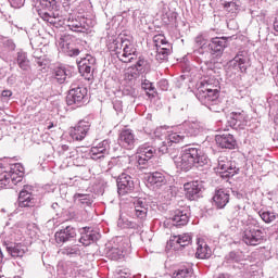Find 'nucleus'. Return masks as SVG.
<instances>
[{
    "mask_svg": "<svg viewBox=\"0 0 278 278\" xmlns=\"http://www.w3.org/2000/svg\"><path fill=\"white\" fill-rule=\"evenodd\" d=\"M89 155L91 160H101L105 157V155H110V140L105 139L96 147H92Z\"/></svg>",
    "mask_w": 278,
    "mask_h": 278,
    "instance_id": "obj_15",
    "label": "nucleus"
},
{
    "mask_svg": "<svg viewBox=\"0 0 278 278\" xmlns=\"http://www.w3.org/2000/svg\"><path fill=\"white\" fill-rule=\"evenodd\" d=\"M217 168L220 170L222 177H233L238 175V170H240L236 167V163L227 160V156L218 157Z\"/></svg>",
    "mask_w": 278,
    "mask_h": 278,
    "instance_id": "obj_11",
    "label": "nucleus"
},
{
    "mask_svg": "<svg viewBox=\"0 0 278 278\" xmlns=\"http://www.w3.org/2000/svg\"><path fill=\"white\" fill-rule=\"evenodd\" d=\"M114 45V51L121 62L129 64V62L136 60V47L134 46V41L125 38L121 39V42L117 41Z\"/></svg>",
    "mask_w": 278,
    "mask_h": 278,
    "instance_id": "obj_5",
    "label": "nucleus"
},
{
    "mask_svg": "<svg viewBox=\"0 0 278 278\" xmlns=\"http://www.w3.org/2000/svg\"><path fill=\"white\" fill-rule=\"evenodd\" d=\"M212 255V249L203 239H198V248L195 252V257L199 260H207Z\"/></svg>",
    "mask_w": 278,
    "mask_h": 278,
    "instance_id": "obj_26",
    "label": "nucleus"
},
{
    "mask_svg": "<svg viewBox=\"0 0 278 278\" xmlns=\"http://www.w3.org/2000/svg\"><path fill=\"white\" fill-rule=\"evenodd\" d=\"M94 64H97V59L94 56L87 54L78 62V71L81 75H90L94 71Z\"/></svg>",
    "mask_w": 278,
    "mask_h": 278,
    "instance_id": "obj_20",
    "label": "nucleus"
},
{
    "mask_svg": "<svg viewBox=\"0 0 278 278\" xmlns=\"http://www.w3.org/2000/svg\"><path fill=\"white\" fill-rule=\"evenodd\" d=\"M106 257L109 260H123L125 257V250H122L121 248H112L106 252Z\"/></svg>",
    "mask_w": 278,
    "mask_h": 278,
    "instance_id": "obj_34",
    "label": "nucleus"
},
{
    "mask_svg": "<svg viewBox=\"0 0 278 278\" xmlns=\"http://www.w3.org/2000/svg\"><path fill=\"white\" fill-rule=\"evenodd\" d=\"M260 217L262 218L263 222H265L267 225L270 223H274V220L277 219V215L275 214V212H270V211H260L258 212Z\"/></svg>",
    "mask_w": 278,
    "mask_h": 278,
    "instance_id": "obj_35",
    "label": "nucleus"
},
{
    "mask_svg": "<svg viewBox=\"0 0 278 278\" xmlns=\"http://www.w3.org/2000/svg\"><path fill=\"white\" fill-rule=\"evenodd\" d=\"M52 207H55V204H52Z\"/></svg>",
    "mask_w": 278,
    "mask_h": 278,
    "instance_id": "obj_62",
    "label": "nucleus"
},
{
    "mask_svg": "<svg viewBox=\"0 0 278 278\" xmlns=\"http://www.w3.org/2000/svg\"><path fill=\"white\" fill-rule=\"evenodd\" d=\"M247 216V211L244 210V206L235 205L232 210V218H237V220H242Z\"/></svg>",
    "mask_w": 278,
    "mask_h": 278,
    "instance_id": "obj_38",
    "label": "nucleus"
},
{
    "mask_svg": "<svg viewBox=\"0 0 278 278\" xmlns=\"http://www.w3.org/2000/svg\"><path fill=\"white\" fill-rule=\"evenodd\" d=\"M185 188V197L189 201H197L201 197V185L199 181H191V182H186L184 185Z\"/></svg>",
    "mask_w": 278,
    "mask_h": 278,
    "instance_id": "obj_19",
    "label": "nucleus"
},
{
    "mask_svg": "<svg viewBox=\"0 0 278 278\" xmlns=\"http://www.w3.org/2000/svg\"><path fill=\"white\" fill-rule=\"evenodd\" d=\"M274 29L278 33V18H276L274 22Z\"/></svg>",
    "mask_w": 278,
    "mask_h": 278,
    "instance_id": "obj_56",
    "label": "nucleus"
},
{
    "mask_svg": "<svg viewBox=\"0 0 278 278\" xmlns=\"http://www.w3.org/2000/svg\"><path fill=\"white\" fill-rule=\"evenodd\" d=\"M5 186H10V174L3 165H0V188H5Z\"/></svg>",
    "mask_w": 278,
    "mask_h": 278,
    "instance_id": "obj_36",
    "label": "nucleus"
},
{
    "mask_svg": "<svg viewBox=\"0 0 278 278\" xmlns=\"http://www.w3.org/2000/svg\"><path fill=\"white\" fill-rule=\"evenodd\" d=\"M10 4L15 9L23 8L25 5V0H10Z\"/></svg>",
    "mask_w": 278,
    "mask_h": 278,
    "instance_id": "obj_49",
    "label": "nucleus"
},
{
    "mask_svg": "<svg viewBox=\"0 0 278 278\" xmlns=\"http://www.w3.org/2000/svg\"><path fill=\"white\" fill-rule=\"evenodd\" d=\"M249 66H251L249 56L247 55V52L242 51L228 62V68H230V71H237V73H247Z\"/></svg>",
    "mask_w": 278,
    "mask_h": 278,
    "instance_id": "obj_8",
    "label": "nucleus"
},
{
    "mask_svg": "<svg viewBox=\"0 0 278 278\" xmlns=\"http://www.w3.org/2000/svg\"><path fill=\"white\" fill-rule=\"evenodd\" d=\"M148 182L152 186H162L166 184V177L160 172H154L148 176Z\"/></svg>",
    "mask_w": 278,
    "mask_h": 278,
    "instance_id": "obj_31",
    "label": "nucleus"
},
{
    "mask_svg": "<svg viewBox=\"0 0 278 278\" xmlns=\"http://www.w3.org/2000/svg\"><path fill=\"white\" fill-rule=\"evenodd\" d=\"M70 148L66 144H63L60 147V153L65 155V157H75V154L77 153V150L72 149L70 152Z\"/></svg>",
    "mask_w": 278,
    "mask_h": 278,
    "instance_id": "obj_42",
    "label": "nucleus"
},
{
    "mask_svg": "<svg viewBox=\"0 0 278 278\" xmlns=\"http://www.w3.org/2000/svg\"><path fill=\"white\" fill-rule=\"evenodd\" d=\"M168 55H170V52L166 48L164 49H156L155 60L157 62H164L168 60Z\"/></svg>",
    "mask_w": 278,
    "mask_h": 278,
    "instance_id": "obj_40",
    "label": "nucleus"
},
{
    "mask_svg": "<svg viewBox=\"0 0 278 278\" xmlns=\"http://www.w3.org/2000/svg\"><path fill=\"white\" fill-rule=\"evenodd\" d=\"M118 225H121V220L118 222Z\"/></svg>",
    "mask_w": 278,
    "mask_h": 278,
    "instance_id": "obj_63",
    "label": "nucleus"
},
{
    "mask_svg": "<svg viewBox=\"0 0 278 278\" xmlns=\"http://www.w3.org/2000/svg\"><path fill=\"white\" fill-rule=\"evenodd\" d=\"M10 97H12V91H10V90H3L2 91V98L3 99H10Z\"/></svg>",
    "mask_w": 278,
    "mask_h": 278,
    "instance_id": "obj_55",
    "label": "nucleus"
},
{
    "mask_svg": "<svg viewBox=\"0 0 278 278\" xmlns=\"http://www.w3.org/2000/svg\"><path fill=\"white\" fill-rule=\"evenodd\" d=\"M276 99H278V96H276Z\"/></svg>",
    "mask_w": 278,
    "mask_h": 278,
    "instance_id": "obj_64",
    "label": "nucleus"
},
{
    "mask_svg": "<svg viewBox=\"0 0 278 278\" xmlns=\"http://www.w3.org/2000/svg\"><path fill=\"white\" fill-rule=\"evenodd\" d=\"M170 220L175 227H184L190 220V211L188 208H178L173 212Z\"/></svg>",
    "mask_w": 278,
    "mask_h": 278,
    "instance_id": "obj_17",
    "label": "nucleus"
},
{
    "mask_svg": "<svg viewBox=\"0 0 278 278\" xmlns=\"http://www.w3.org/2000/svg\"><path fill=\"white\" fill-rule=\"evenodd\" d=\"M3 262V252L0 250V263Z\"/></svg>",
    "mask_w": 278,
    "mask_h": 278,
    "instance_id": "obj_57",
    "label": "nucleus"
},
{
    "mask_svg": "<svg viewBox=\"0 0 278 278\" xmlns=\"http://www.w3.org/2000/svg\"><path fill=\"white\" fill-rule=\"evenodd\" d=\"M56 244H64V242H71L74 238H77V229L73 226H66L54 235Z\"/></svg>",
    "mask_w": 278,
    "mask_h": 278,
    "instance_id": "obj_13",
    "label": "nucleus"
},
{
    "mask_svg": "<svg viewBox=\"0 0 278 278\" xmlns=\"http://www.w3.org/2000/svg\"><path fill=\"white\" fill-rule=\"evenodd\" d=\"M224 8L228 14H230V17L233 18L238 16V12H240V1L232 0V1H226L224 3Z\"/></svg>",
    "mask_w": 278,
    "mask_h": 278,
    "instance_id": "obj_29",
    "label": "nucleus"
},
{
    "mask_svg": "<svg viewBox=\"0 0 278 278\" xmlns=\"http://www.w3.org/2000/svg\"><path fill=\"white\" fill-rule=\"evenodd\" d=\"M67 27L72 31H80L81 34H86V31H88V27L77 18H68Z\"/></svg>",
    "mask_w": 278,
    "mask_h": 278,
    "instance_id": "obj_30",
    "label": "nucleus"
},
{
    "mask_svg": "<svg viewBox=\"0 0 278 278\" xmlns=\"http://www.w3.org/2000/svg\"><path fill=\"white\" fill-rule=\"evenodd\" d=\"M181 131L170 132L163 141L162 147L159 148V153H170L169 144H178V142H184L186 138H197L201 131H203V125L198 121L185 122L180 126Z\"/></svg>",
    "mask_w": 278,
    "mask_h": 278,
    "instance_id": "obj_2",
    "label": "nucleus"
},
{
    "mask_svg": "<svg viewBox=\"0 0 278 278\" xmlns=\"http://www.w3.org/2000/svg\"><path fill=\"white\" fill-rule=\"evenodd\" d=\"M4 46L8 47L10 51H14V49H16V45H14V41H12V39L4 40Z\"/></svg>",
    "mask_w": 278,
    "mask_h": 278,
    "instance_id": "obj_52",
    "label": "nucleus"
},
{
    "mask_svg": "<svg viewBox=\"0 0 278 278\" xmlns=\"http://www.w3.org/2000/svg\"><path fill=\"white\" fill-rule=\"evenodd\" d=\"M79 198L85 197L84 194H78Z\"/></svg>",
    "mask_w": 278,
    "mask_h": 278,
    "instance_id": "obj_60",
    "label": "nucleus"
},
{
    "mask_svg": "<svg viewBox=\"0 0 278 278\" xmlns=\"http://www.w3.org/2000/svg\"><path fill=\"white\" fill-rule=\"evenodd\" d=\"M118 142L124 149L131 150L136 147V135L131 129H124L119 134Z\"/></svg>",
    "mask_w": 278,
    "mask_h": 278,
    "instance_id": "obj_18",
    "label": "nucleus"
},
{
    "mask_svg": "<svg viewBox=\"0 0 278 278\" xmlns=\"http://www.w3.org/2000/svg\"><path fill=\"white\" fill-rule=\"evenodd\" d=\"M9 174V179H10V184H12L13 186H16V184H21V181H23V175L14 173V172H8Z\"/></svg>",
    "mask_w": 278,
    "mask_h": 278,
    "instance_id": "obj_41",
    "label": "nucleus"
},
{
    "mask_svg": "<svg viewBox=\"0 0 278 278\" xmlns=\"http://www.w3.org/2000/svg\"><path fill=\"white\" fill-rule=\"evenodd\" d=\"M134 179L126 173H122L117 178V192L121 197L134 192Z\"/></svg>",
    "mask_w": 278,
    "mask_h": 278,
    "instance_id": "obj_10",
    "label": "nucleus"
},
{
    "mask_svg": "<svg viewBox=\"0 0 278 278\" xmlns=\"http://www.w3.org/2000/svg\"><path fill=\"white\" fill-rule=\"evenodd\" d=\"M215 142L220 149H236V138L231 134L217 135Z\"/></svg>",
    "mask_w": 278,
    "mask_h": 278,
    "instance_id": "obj_21",
    "label": "nucleus"
},
{
    "mask_svg": "<svg viewBox=\"0 0 278 278\" xmlns=\"http://www.w3.org/2000/svg\"><path fill=\"white\" fill-rule=\"evenodd\" d=\"M218 80L214 78H204L198 87L197 98L202 105H205L211 112H223L225 103L218 98Z\"/></svg>",
    "mask_w": 278,
    "mask_h": 278,
    "instance_id": "obj_1",
    "label": "nucleus"
},
{
    "mask_svg": "<svg viewBox=\"0 0 278 278\" xmlns=\"http://www.w3.org/2000/svg\"><path fill=\"white\" fill-rule=\"evenodd\" d=\"M174 278H191L192 277V269L191 268H182L178 269L173 274Z\"/></svg>",
    "mask_w": 278,
    "mask_h": 278,
    "instance_id": "obj_39",
    "label": "nucleus"
},
{
    "mask_svg": "<svg viewBox=\"0 0 278 278\" xmlns=\"http://www.w3.org/2000/svg\"><path fill=\"white\" fill-rule=\"evenodd\" d=\"M165 40H166V37L164 35H155L153 37V42H154L155 49L161 48Z\"/></svg>",
    "mask_w": 278,
    "mask_h": 278,
    "instance_id": "obj_47",
    "label": "nucleus"
},
{
    "mask_svg": "<svg viewBox=\"0 0 278 278\" xmlns=\"http://www.w3.org/2000/svg\"><path fill=\"white\" fill-rule=\"evenodd\" d=\"M88 131H90V123L80 121L75 127L71 128L70 136L73 140L80 142L88 136Z\"/></svg>",
    "mask_w": 278,
    "mask_h": 278,
    "instance_id": "obj_12",
    "label": "nucleus"
},
{
    "mask_svg": "<svg viewBox=\"0 0 278 278\" xmlns=\"http://www.w3.org/2000/svg\"><path fill=\"white\" fill-rule=\"evenodd\" d=\"M47 129H53V123H50L47 127Z\"/></svg>",
    "mask_w": 278,
    "mask_h": 278,
    "instance_id": "obj_58",
    "label": "nucleus"
},
{
    "mask_svg": "<svg viewBox=\"0 0 278 278\" xmlns=\"http://www.w3.org/2000/svg\"><path fill=\"white\" fill-rule=\"evenodd\" d=\"M99 238H101V235L97 230L90 227H85L80 230L79 242L84 244V247H90V244H92V242H97Z\"/></svg>",
    "mask_w": 278,
    "mask_h": 278,
    "instance_id": "obj_16",
    "label": "nucleus"
},
{
    "mask_svg": "<svg viewBox=\"0 0 278 278\" xmlns=\"http://www.w3.org/2000/svg\"><path fill=\"white\" fill-rule=\"evenodd\" d=\"M174 163L180 170H190L192 166L197 168L207 164V155L200 148H185L179 156H174Z\"/></svg>",
    "mask_w": 278,
    "mask_h": 278,
    "instance_id": "obj_3",
    "label": "nucleus"
},
{
    "mask_svg": "<svg viewBox=\"0 0 278 278\" xmlns=\"http://www.w3.org/2000/svg\"><path fill=\"white\" fill-rule=\"evenodd\" d=\"M60 254L73 257V255H79V248L77 245L65 247V248L60 250Z\"/></svg>",
    "mask_w": 278,
    "mask_h": 278,
    "instance_id": "obj_37",
    "label": "nucleus"
},
{
    "mask_svg": "<svg viewBox=\"0 0 278 278\" xmlns=\"http://www.w3.org/2000/svg\"><path fill=\"white\" fill-rule=\"evenodd\" d=\"M53 77L58 84H65L66 79L71 78V71L66 67H56Z\"/></svg>",
    "mask_w": 278,
    "mask_h": 278,
    "instance_id": "obj_28",
    "label": "nucleus"
},
{
    "mask_svg": "<svg viewBox=\"0 0 278 278\" xmlns=\"http://www.w3.org/2000/svg\"><path fill=\"white\" fill-rule=\"evenodd\" d=\"M194 42L197 47H200V49H203V47L207 45V40H205V37H203V35L197 36Z\"/></svg>",
    "mask_w": 278,
    "mask_h": 278,
    "instance_id": "obj_48",
    "label": "nucleus"
},
{
    "mask_svg": "<svg viewBox=\"0 0 278 278\" xmlns=\"http://www.w3.org/2000/svg\"><path fill=\"white\" fill-rule=\"evenodd\" d=\"M124 227H134V224H132V223H128V224H126V226H124Z\"/></svg>",
    "mask_w": 278,
    "mask_h": 278,
    "instance_id": "obj_59",
    "label": "nucleus"
},
{
    "mask_svg": "<svg viewBox=\"0 0 278 278\" xmlns=\"http://www.w3.org/2000/svg\"><path fill=\"white\" fill-rule=\"evenodd\" d=\"M7 251L12 257H23L25 255L26 248L21 244L8 245Z\"/></svg>",
    "mask_w": 278,
    "mask_h": 278,
    "instance_id": "obj_32",
    "label": "nucleus"
},
{
    "mask_svg": "<svg viewBox=\"0 0 278 278\" xmlns=\"http://www.w3.org/2000/svg\"><path fill=\"white\" fill-rule=\"evenodd\" d=\"M16 62L22 71H29V59H27V53L20 51L17 52Z\"/></svg>",
    "mask_w": 278,
    "mask_h": 278,
    "instance_id": "obj_33",
    "label": "nucleus"
},
{
    "mask_svg": "<svg viewBox=\"0 0 278 278\" xmlns=\"http://www.w3.org/2000/svg\"><path fill=\"white\" fill-rule=\"evenodd\" d=\"M52 207H55V204H52Z\"/></svg>",
    "mask_w": 278,
    "mask_h": 278,
    "instance_id": "obj_61",
    "label": "nucleus"
},
{
    "mask_svg": "<svg viewBox=\"0 0 278 278\" xmlns=\"http://www.w3.org/2000/svg\"><path fill=\"white\" fill-rule=\"evenodd\" d=\"M36 9L40 18L46 21V23H50V25H56L58 21H60L56 0H37Z\"/></svg>",
    "mask_w": 278,
    "mask_h": 278,
    "instance_id": "obj_4",
    "label": "nucleus"
},
{
    "mask_svg": "<svg viewBox=\"0 0 278 278\" xmlns=\"http://www.w3.org/2000/svg\"><path fill=\"white\" fill-rule=\"evenodd\" d=\"M250 225L243 230L242 240L248 247H257L264 242V232L258 229L257 222L249 219Z\"/></svg>",
    "mask_w": 278,
    "mask_h": 278,
    "instance_id": "obj_6",
    "label": "nucleus"
},
{
    "mask_svg": "<svg viewBox=\"0 0 278 278\" xmlns=\"http://www.w3.org/2000/svg\"><path fill=\"white\" fill-rule=\"evenodd\" d=\"M86 94H88V89H86V87L73 84L72 89L66 97L67 105H77V108H81Z\"/></svg>",
    "mask_w": 278,
    "mask_h": 278,
    "instance_id": "obj_7",
    "label": "nucleus"
},
{
    "mask_svg": "<svg viewBox=\"0 0 278 278\" xmlns=\"http://www.w3.org/2000/svg\"><path fill=\"white\" fill-rule=\"evenodd\" d=\"M11 173H17L18 175L25 176V167L21 163H16L11 166L10 169Z\"/></svg>",
    "mask_w": 278,
    "mask_h": 278,
    "instance_id": "obj_46",
    "label": "nucleus"
},
{
    "mask_svg": "<svg viewBox=\"0 0 278 278\" xmlns=\"http://www.w3.org/2000/svg\"><path fill=\"white\" fill-rule=\"evenodd\" d=\"M228 123L233 129H244L249 125V115L244 111L232 112Z\"/></svg>",
    "mask_w": 278,
    "mask_h": 278,
    "instance_id": "obj_14",
    "label": "nucleus"
},
{
    "mask_svg": "<svg viewBox=\"0 0 278 278\" xmlns=\"http://www.w3.org/2000/svg\"><path fill=\"white\" fill-rule=\"evenodd\" d=\"M213 201L218 210H223L229 203V191L225 189L215 190Z\"/></svg>",
    "mask_w": 278,
    "mask_h": 278,
    "instance_id": "obj_23",
    "label": "nucleus"
},
{
    "mask_svg": "<svg viewBox=\"0 0 278 278\" xmlns=\"http://www.w3.org/2000/svg\"><path fill=\"white\" fill-rule=\"evenodd\" d=\"M131 274L129 271L119 270L116 278H130Z\"/></svg>",
    "mask_w": 278,
    "mask_h": 278,
    "instance_id": "obj_53",
    "label": "nucleus"
},
{
    "mask_svg": "<svg viewBox=\"0 0 278 278\" xmlns=\"http://www.w3.org/2000/svg\"><path fill=\"white\" fill-rule=\"evenodd\" d=\"M157 154V150L155 147L149 144V143H143L141 144L138 150H137V162L139 166H144L149 160L154 157Z\"/></svg>",
    "mask_w": 278,
    "mask_h": 278,
    "instance_id": "obj_9",
    "label": "nucleus"
},
{
    "mask_svg": "<svg viewBox=\"0 0 278 278\" xmlns=\"http://www.w3.org/2000/svg\"><path fill=\"white\" fill-rule=\"evenodd\" d=\"M113 108L116 112H123V102L121 100H115L113 102Z\"/></svg>",
    "mask_w": 278,
    "mask_h": 278,
    "instance_id": "obj_51",
    "label": "nucleus"
},
{
    "mask_svg": "<svg viewBox=\"0 0 278 278\" xmlns=\"http://www.w3.org/2000/svg\"><path fill=\"white\" fill-rule=\"evenodd\" d=\"M208 49L212 53H223L227 49V38L225 37H214L208 43Z\"/></svg>",
    "mask_w": 278,
    "mask_h": 278,
    "instance_id": "obj_25",
    "label": "nucleus"
},
{
    "mask_svg": "<svg viewBox=\"0 0 278 278\" xmlns=\"http://www.w3.org/2000/svg\"><path fill=\"white\" fill-rule=\"evenodd\" d=\"M141 86L143 90H148L147 91L148 97H155V87H153L152 83L144 81Z\"/></svg>",
    "mask_w": 278,
    "mask_h": 278,
    "instance_id": "obj_43",
    "label": "nucleus"
},
{
    "mask_svg": "<svg viewBox=\"0 0 278 278\" xmlns=\"http://www.w3.org/2000/svg\"><path fill=\"white\" fill-rule=\"evenodd\" d=\"M65 51H66L67 55H70V58H75V56L79 55L78 48L74 47L71 43L66 45V50Z\"/></svg>",
    "mask_w": 278,
    "mask_h": 278,
    "instance_id": "obj_44",
    "label": "nucleus"
},
{
    "mask_svg": "<svg viewBox=\"0 0 278 278\" xmlns=\"http://www.w3.org/2000/svg\"><path fill=\"white\" fill-rule=\"evenodd\" d=\"M149 212V207L147 206V201L142 199H137L134 201V211L136 218L139 220H144L147 218V213Z\"/></svg>",
    "mask_w": 278,
    "mask_h": 278,
    "instance_id": "obj_24",
    "label": "nucleus"
},
{
    "mask_svg": "<svg viewBox=\"0 0 278 278\" xmlns=\"http://www.w3.org/2000/svg\"><path fill=\"white\" fill-rule=\"evenodd\" d=\"M30 190H31V187L24 186V189L20 192V195H18L20 207H34L36 202L31 197V192H29Z\"/></svg>",
    "mask_w": 278,
    "mask_h": 278,
    "instance_id": "obj_22",
    "label": "nucleus"
},
{
    "mask_svg": "<svg viewBox=\"0 0 278 278\" xmlns=\"http://www.w3.org/2000/svg\"><path fill=\"white\" fill-rule=\"evenodd\" d=\"M190 242H192V235L182 233V235L172 237L168 241V244L169 247H175V244H179L181 248H184V247H188Z\"/></svg>",
    "mask_w": 278,
    "mask_h": 278,
    "instance_id": "obj_27",
    "label": "nucleus"
},
{
    "mask_svg": "<svg viewBox=\"0 0 278 278\" xmlns=\"http://www.w3.org/2000/svg\"><path fill=\"white\" fill-rule=\"evenodd\" d=\"M149 62L142 58H139L138 62L136 63L135 67L139 73H142L143 70L147 68Z\"/></svg>",
    "mask_w": 278,
    "mask_h": 278,
    "instance_id": "obj_45",
    "label": "nucleus"
},
{
    "mask_svg": "<svg viewBox=\"0 0 278 278\" xmlns=\"http://www.w3.org/2000/svg\"><path fill=\"white\" fill-rule=\"evenodd\" d=\"M157 86H159L160 90L166 91V90H168V80H166V79H161V80L157 83Z\"/></svg>",
    "mask_w": 278,
    "mask_h": 278,
    "instance_id": "obj_50",
    "label": "nucleus"
},
{
    "mask_svg": "<svg viewBox=\"0 0 278 278\" xmlns=\"http://www.w3.org/2000/svg\"><path fill=\"white\" fill-rule=\"evenodd\" d=\"M157 49H166L167 53H170V43H168V41L165 39L161 47Z\"/></svg>",
    "mask_w": 278,
    "mask_h": 278,
    "instance_id": "obj_54",
    "label": "nucleus"
}]
</instances>
